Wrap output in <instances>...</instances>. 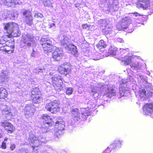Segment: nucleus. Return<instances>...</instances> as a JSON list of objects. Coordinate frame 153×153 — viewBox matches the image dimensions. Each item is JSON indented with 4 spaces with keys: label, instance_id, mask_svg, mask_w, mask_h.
Returning <instances> with one entry per match:
<instances>
[{
    "label": "nucleus",
    "instance_id": "nucleus-30",
    "mask_svg": "<svg viewBox=\"0 0 153 153\" xmlns=\"http://www.w3.org/2000/svg\"><path fill=\"white\" fill-rule=\"evenodd\" d=\"M8 92L7 90L4 88H0V99H4L7 97Z\"/></svg>",
    "mask_w": 153,
    "mask_h": 153
},
{
    "label": "nucleus",
    "instance_id": "nucleus-59",
    "mask_svg": "<svg viewBox=\"0 0 153 153\" xmlns=\"http://www.w3.org/2000/svg\"><path fill=\"white\" fill-rule=\"evenodd\" d=\"M134 14L136 16H137L139 15V14L137 13H135Z\"/></svg>",
    "mask_w": 153,
    "mask_h": 153
},
{
    "label": "nucleus",
    "instance_id": "nucleus-54",
    "mask_svg": "<svg viewBox=\"0 0 153 153\" xmlns=\"http://www.w3.org/2000/svg\"><path fill=\"white\" fill-rule=\"evenodd\" d=\"M122 82L123 84H126L128 81V80L126 79H123L122 80Z\"/></svg>",
    "mask_w": 153,
    "mask_h": 153
},
{
    "label": "nucleus",
    "instance_id": "nucleus-19",
    "mask_svg": "<svg viewBox=\"0 0 153 153\" xmlns=\"http://www.w3.org/2000/svg\"><path fill=\"white\" fill-rule=\"evenodd\" d=\"M149 3V0H138V2L137 4V7L145 10L148 8Z\"/></svg>",
    "mask_w": 153,
    "mask_h": 153
},
{
    "label": "nucleus",
    "instance_id": "nucleus-29",
    "mask_svg": "<svg viewBox=\"0 0 153 153\" xmlns=\"http://www.w3.org/2000/svg\"><path fill=\"white\" fill-rule=\"evenodd\" d=\"M52 84L57 83H62V80L61 79V77L58 74L53 76L51 78Z\"/></svg>",
    "mask_w": 153,
    "mask_h": 153
},
{
    "label": "nucleus",
    "instance_id": "nucleus-14",
    "mask_svg": "<svg viewBox=\"0 0 153 153\" xmlns=\"http://www.w3.org/2000/svg\"><path fill=\"white\" fill-rule=\"evenodd\" d=\"M68 64L65 65L64 64L58 67V71L60 74L66 75L70 72L71 68L68 65L69 63Z\"/></svg>",
    "mask_w": 153,
    "mask_h": 153
},
{
    "label": "nucleus",
    "instance_id": "nucleus-22",
    "mask_svg": "<svg viewBox=\"0 0 153 153\" xmlns=\"http://www.w3.org/2000/svg\"><path fill=\"white\" fill-rule=\"evenodd\" d=\"M72 119L75 121H77L80 119V114L78 110L75 108L72 111Z\"/></svg>",
    "mask_w": 153,
    "mask_h": 153
},
{
    "label": "nucleus",
    "instance_id": "nucleus-24",
    "mask_svg": "<svg viewBox=\"0 0 153 153\" xmlns=\"http://www.w3.org/2000/svg\"><path fill=\"white\" fill-rule=\"evenodd\" d=\"M121 146V143L120 141L118 140H116L115 141V142L110 145L108 148L107 149V150L109 149V150H111V151L113 150L114 149H115L117 148V147H120Z\"/></svg>",
    "mask_w": 153,
    "mask_h": 153
},
{
    "label": "nucleus",
    "instance_id": "nucleus-43",
    "mask_svg": "<svg viewBox=\"0 0 153 153\" xmlns=\"http://www.w3.org/2000/svg\"><path fill=\"white\" fill-rule=\"evenodd\" d=\"M44 6L48 7L51 4L52 2L50 0H42Z\"/></svg>",
    "mask_w": 153,
    "mask_h": 153
},
{
    "label": "nucleus",
    "instance_id": "nucleus-11",
    "mask_svg": "<svg viewBox=\"0 0 153 153\" xmlns=\"http://www.w3.org/2000/svg\"><path fill=\"white\" fill-rule=\"evenodd\" d=\"M63 54L60 48H56L52 53V58L54 61L60 60L62 58Z\"/></svg>",
    "mask_w": 153,
    "mask_h": 153
},
{
    "label": "nucleus",
    "instance_id": "nucleus-6",
    "mask_svg": "<svg viewBox=\"0 0 153 153\" xmlns=\"http://www.w3.org/2000/svg\"><path fill=\"white\" fill-rule=\"evenodd\" d=\"M59 102L56 100H54L47 103L45 106V108L52 113H55L59 110Z\"/></svg>",
    "mask_w": 153,
    "mask_h": 153
},
{
    "label": "nucleus",
    "instance_id": "nucleus-62",
    "mask_svg": "<svg viewBox=\"0 0 153 153\" xmlns=\"http://www.w3.org/2000/svg\"><path fill=\"white\" fill-rule=\"evenodd\" d=\"M41 70H39V72H41Z\"/></svg>",
    "mask_w": 153,
    "mask_h": 153
},
{
    "label": "nucleus",
    "instance_id": "nucleus-49",
    "mask_svg": "<svg viewBox=\"0 0 153 153\" xmlns=\"http://www.w3.org/2000/svg\"><path fill=\"white\" fill-rule=\"evenodd\" d=\"M139 77L143 81V83L144 84H147V81H146V78H145L144 76L141 75H139Z\"/></svg>",
    "mask_w": 153,
    "mask_h": 153
},
{
    "label": "nucleus",
    "instance_id": "nucleus-31",
    "mask_svg": "<svg viewBox=\"0 0 153 153\" xmlns=\"http://www.w3.org/2000/svg\"><path fill=\"white\" fill-rule=\"evenodd\" d=\"M108 53L113 56H115L117 53V49L114 46H111L108 49Z\"/></svg>",
    "mask_w": 153,
    "mask_h": 153
},
{
    "label": "nucleus",
    "instance_id": "nucleus-51",
    "mask_svg": "<svg viewBox=\"0 0 153 153\" xmlns=\"http://www.w3.org/2000/svg\"><path fill=\"white\" fill-rule=\"evenodd\" d=\"M7 45V44H5L4 43H2L1 42H0V48H1V49H3V48L5 47V45Z\"/></svg>",
    "mask_w": 153,
    "mask_h": 153
},
{
    "label": "nucleus",
    "instance_id": "nucleus-32",
    "mask_svg": "<svg viewBox=\"0 0 153 153\" xmlns=\"http://www.w3.org/2000/svg\"><path fill=\"white\" fill-rule=\"evenodd\" d=\"M96 87L95 88H93L92 87L91 89V92L93 93V95L98 92V91L100 90H102L103 88L102 87V85L100 83H98L97 85H96Z\"/></svg>",
    "mask_w": 153,
    "mask_h": 153
},
{
    "label": "nucleus",
    "instance_id": "nucleus-36",
    "mask_svg": "<svg viewBox=\"0 0 153 153\" xmlns=\"http://www.w3.org/2000/svg\"><path fill=\"white\" fill-rule=\"evenodd\" d=\"M130 66L133 70H137L140 68L141 65L137 62H135L131 64Z\"/></svg>",
    "mask_w": 153,
    "mask_h": 153
},
{
    "label": "nucleus",
    "instance_id": "nucleus-64",
    "mask_svg": "<svg viewBox=\"0 0 153 153\" xmlns=\"http://www.w3.org/2000/svg\"><path fill=\"white\" fill-rule=\"evenodd\" d=\"M101 100V101H103V100Z\"/></svg>",
    "mask_w": 153,
    "mask_h": 153
},
{
    "label": "nucleus",
    "instance_id": "nucleus-39",
    "mask_svg": "<svg viewBox=\"0 0 153 153\" xmlns=\"http://www.w3.org/2000/svg\"><path fill=\"white\" fill-rule=\"evenodd\" d=\"M8 76V73L7 71H3L1 75V78L2 82L4 81L5 78H7Z\"/></svg>",
    "mask_w": 153,
    "mask_h": 153
},
{
    "label": "nucleus",
    "instance_id": "nucleus-7",
    "mask_svg": "<svg viewBox=\"0 0 153 153\" xmlns=\"http://www.w3.org/2000/svg\"><path fill=\"white\" fill-rule=\"evenodd\" d=\"M55 128L54 129H52V131H53L54 136L58 137L59 135L62 134V131L64 128V122L62 121H57L56 123Z\"/></svg>",
    "mask_w": 153,
    "mask_h": 153
},
{
    "label": "nucleus",
    "instance_id": "nucleus-55",
    "mask_svg": "<svg viewBox=\"0 0 153 153\" xmlns=\"http://www.w3.org/2000/svg\"><path fill=\"white\" fill-rule=\"evenodd\" d=\"M117 41L120 42H123V40L122 39L120 38H119L117 39Z\"/></svg>",
    "mask_w": 153,
    "mask_h": 153
},
{
    "label": "nucleus",
    "instance_id": "nucleus-12",
    "mask_svg": "<svg viewBox=\"0 0 153 153\" xmlns=\"http://www.w3.org/2000/svg\"><path fill=\"white\" fill-rule=\"evenodd\" d=\"M144 113L146 115H150L153 118V104L146 103L143 107Z\"/></svg>",
    "mask_w": 153,
    "mask_h": 153
},
{
    "label": "nucleus",
    "instance_id": "nucleus-10",
    "mask_svg": "<svg viewBox=\"0 0 153 153\" xmlns=\"http://www.w3.org/2000/svg\"><path fill=\"white\" fill-rule=\"evenodd\" d=\"M12 108H10L7 105H2L1 108L2 114L5 115L9 114L11 116L15 115L17 113V110H16L14 108H13V107H12Z\"/></svg>",
    "mask_w": 153,
    "mask_h": 153
},
{
    "label": "nucleus",
    "instance_id": "nucleus-8",
    "mask_svg": "<svg viewBox=\"0 0 153 153\" xmlns=\"http://www.w3.org/2000/svg\"><path fill=\"white\" fill-rule=\"evenodd\" d=\"M41 96L40 92L37 87L33 88L31 91V98L34 103H39Z\"/></svg>",
    "mask_w": 153,
    "mask_h": 153
},
{
    "label": "nucleus",
    "instance_id": "nucleus-42",
    "mask_svg": "<svg viewBox=\"0 0 153 153\" xmlns=\"http://www.w3.org/2000/svg\"><path fill=\"white\" fill-rule=\"evenodd\" d=\"M23 15L24 16V18L25 19L26 17H29V16L31 15L32 14L31 12L30 11L26 10L23 12Z\"/></svg>",
    "mask_w": 153,
    "mask_h": 153
},
{
    "label": "nucleus",
    "instance_id": "nucleus-45",
    "mask_svg": "<svg viewBox=\"0 0 153 153\" xmlns=\"http://www.w3.org/2000/svg\"><path fill=\"white\" fill-rule=\"evenodd\" d=\"M39 70H41V73H43L45 71V69L44 68H37L34 70V71L36 73L39 74Z\"/></svg>",
    "mask_w": 153,
    "mask_h": 153
},
{
    "label": "nucleus",
    "instance_id": "nucleus-58",
    "mask_svg": "<svg viewBox=\"0 0 153 153\" xmlns=\"http://www.w3.org/2000/svg\"><path fill=\"white\" fill-rule=\"evenodd\" d=\"M8 138L7 137H6L4 138V141L3 142H5L6 141H7Z\"/></svg>",
    "mask_w": 153,
    "mask_h": 153
},
{
    "label": "nucleus",
    "instance_id": "nucleus-56",
    "mask_svg": "<svg viewBox=\"0 0 153 153\" xmlns=\"http://www.w3.org/2000/svg\"><path fill=\"white\" fill-rule=\"evenodd\" d=\"M82 27L83 29H86L88 27V26L87 24H84L82 25Z\"/></svg>",
    "mask_w": 153,
    "mask_h": 153
},
{
    "label": "nucleus",
    "instance_id": "nucleus-3",
    "mask_svg": "<svg viewBox=\"0 0 153 153\" xmlns=\"http://www.w3.org/2000/svg\"><path fill=\"white\" fill-rule=\"evenodd\" d=\"M4 29L8 33L9 38L18 37L20 35L21 33L18 30V25L15 23L10 22L7 23L4 26Z\"/></svg>",
    "mask_w": 153,
    "mask_h": 153
},
{
    "label": "nucleus",
    "instance_id": "nucleus-9",
    "mask_svg": "<svg viewBox=\"0 0 153 153\" xmlns=\"http://www.w3.org/2000/svg\"><path fill=\"white\" fill-rule=\"evenodd\" d=\"M145 87L141 88H140L138 91V95L140 98L143 100H145L146 98L152 96V93L150 91L146 90V85H145Z\"/></svg>",
    "mask_w": 153,
    "mask_h": 153
},
{
    "label": "nucleus",
    "instance_id": "nucleus-17",
    "mask_svg": "<svg viewBox=\"0 0 153 153\" xmlns=\"http://www.w3.org/2000/svg\"><path fill=\"white\" fill-rule=\"evenodd\" d=\"M59 40L61 44L65 47H68V43L70 41V37L65 36H60Z\"/></svg>",
    "mask_w": 153,
    "mask_h": 153
},
{
    "label": "nucleus",
    "instance_id": "nucleus-13",
    "mask_svg": "<svg viewBox=\"0 0 153 153\" xmlns=\"http://www.w3.org/2000/svg\"><path fill=\"white\" fill-rule=\"evenodd\" d=\"M25 115L30 117L33 115L35 112V110L32 105L31 104L26 105L24 109Z\"/></svg>",
    "mask_w": 153,
    "mask_h": 153
},
{
    "label": "nucleus",
    "instance_id": "nucleus-18",
    "mask_svg": "<svg viewBox=\"0 0 153 153\" xmlns=\"http://www.w3.org/2000/svg\"><path fill=\"white\" fill-rule=\"evenodd\" d=\"M42 119L45 120L44 123V126L47 129L49 128L52 126V120L50 117L46 114H44L42 117Z\"/></svg>",
    "mask_w": 153,
    "mask_h": 153
},
{
    "label": "nucleus",
    "instance_id": "nucleus-53",
    "mask_svg": "<svg viewBox=\"0 0 153 153\" xmlns=\"http://www.w3.org/2000/svg\"><path fill=\"white\" fill-rule=\"evenodd\" d=\"M149 9L151 12L153 13V4L149 6Z\"/></svg>",
    "mask_w": 153,
    "mask_h": 153
},
{
    "label": "nucleus",
    "instance_id": "nucleus-52",
    "mask_svg": "<svg viewBox=\"0 0 153 153\" xmlns=\"http://www.w3.org/2000/svg\"><path fill=\"white\" fill-rule=\"evenodd\" d=\"M16 148V146L14 144H12L11 145L10 148L11 150H13Z\"/></svg>",
    "mask_w": 153,
    "mask_h": 153
},
{
    "label": "nucleus",
    "instance_id": "nucleus-38",
    "mask_svg": "<svg viewBox=\"0 0 153 153\" xmlns=\"http://www.w3.org/2000/svg\"><path fill=\"white\" fill-rule=\"evenodd\" d=\"M50 42V40H48L47 39H45L44 38H42L41 39L40 41V44L42 45V47L43 46V45L45 44L48 45L50 44V42Z\"/></svg>",
    "mask_w": 153,
    "mask_h": 153
},
{
    "label": "nucleus",
    "instance_id": "nucleus-35",
    "mask_svg": "<svg viewBox=\"0 0 153 153\" xmlns=\"http://www.w3.org/2000/svg\"><path fill=\"white\" fill-rule=\"evenodd\" d=\"M25 20L26 24L30 26L33 23V18L32 15L25 19Z\"/></svg>",
    "mask_w": 153,
    "mask_h": 153
},
{
    "label": "nucleus",
    "instance_id": "nucleus-61",
    "mask_svg": "<svg viewBox=\"0 0 153 153\" xmlns=\"http://www.w3.org/2000/svg\"><path fill=\"white\" fill-rule=\"evenodd\" d=\"M152 4H153V0H152Z\"/></svg>",
    "mask_w": 153,
    "mask_h": 153
},
{
    "label": "nucleus",
    "instance_id": "nucleus-26",
    "mask_svg": "<svg viewBox=\"0 0 153 153\" xmlns=\"http://www.w3.org/2000/svg\"><path fill=\"white\" fill-rule=\"evenodd\" d=\"M105 95L109 98L114 97L116 95V92L113 89H108L107 92L105 94Z\"/></svg>",
    "mask_w": 153,
    "mask_h": 153
},
{
    "label": "nucleus",
    "instance_id": "nucleus-1",
    "mask_svg": "<svg viewBox=\"0 0 153 153\" xmlns=\"http://www.w3.org/2000/svg\"><path fill=\"white\" fill-rule=\"evenodd\" d=\"M36 45V43L34 40V36L30 33L23 34L21 42V46L24 49H29L30 47L34 48ZM38 53L36 49L33 48L30 54L31 58L34 59Z\"/></svg>",
    "mask_w": 153,
    "mask_h": 153
},
{
    "label": "nucleus",
    "instance_id": "nucleus-37",
    "mask_svg": "<svg viewBox=\"0 0 153 153\" xmlns=\"http://www.w3.org/2000/svg\"><path fill=\"white\" fill-rule=\"evenodd\" d=\"M45 127H45H42L41 128L42 132L43 133L46 132L47 134H50L51 135H54L53 131H52V129L51 130H51V131L48 130Z\"/></svg>",
    "mask_w": 153,
    "mask_h": 153
},
{
    "label": "nucleus",
    "instance_id": "nucleus-21",
    "mask_svg": "<svg viewBox=\"0 0 153 153\" xmlns=\"http://www.w3.org/2000/svg\"><path fill=\"white\" fill-rule=\"evenodd\" d=\"M98 24L100 27H104L110 28V26L111 27V25L110 24V22L109 21L106 19L100 20L98 21Z\"/></svg>",
    "mask_w": 153,
    "mask_h": 153
},
{
    "label": "nucleus",
    "instance_id": "nucleus-44",
    "mask_svg": "<svg viewBox=\"0 0 153 153\" xmlns=\"http://www.w3.org/2000/svg\"><path fill=\"white\" fill-rule=\"evenodd\" d=\"M14 47L13 46L11 45L10 46H8L7 45L5 46L4 48L3 49H0L1 50H4V51H5L6 52H8L9 51H10V50L11 48H13Z\"/></svg>",
    "mask_w": 153,
    "mask_h": 153
},
{
    "label": "nucleus",
    "instance_id": "nucleus-34",
    "mask_svg": "<svg viewBox=\"0 0 153 153\" xmlns=\"http://www.w3.org/2000/svg\"><path fill=\"white\" fill-rule=\"evenodd\" d=\"M89 109L88 108H83L81 110L82 115L83 116H88L90 115Z\"/></svg>",
    "mask_w": 153,
    "mask_h": 153
},
{
    "label": "nucleus",
    "instance_id": "nucleus-27",
    "mask_svg": "<svg viewBox=\"0 0 153 153\" xmlns=\"http://www.w3.org/2000/svg\"><path fill=\"white\" fill-rule=\"evenodd\" d=\"M53 86L55 90L58 91H60L63 89L65 87V85H64L62 81V83H56L55 84H53Z\"/></svg>",
    "mask_w": 153,
    "mask_h": 153
},
{
    "label": "nucleus",
    "instance_id": "nucleus-63",
    "mask_svg": "<svg viewBox=\"0 0 153 153\" xmlns=\"http://www.w3.org/2000/svg\"><path fill=\"white\" fill-rule=\"evenodd\" d=\"M51 72H50V74H51V75H52V74H51Z\"/></svg>",
    "mask_w": 153,
    "mask_h": 153
},
{
    "label": "nucleus",
    "instance_id": "nucleus-46",
    "mask_svg": "<svg viewBox=\"0 0 153 153\" xmlns=\"http://www.w3.org/2000/svg\"><path fill=\"white\" fill-rule=\"evenodd\" d=\"M73 92V89L71 87L67 88L66 93L67 95H71Z\"/></svg>",
    "mask_w": 153,
    "mask_h": 153
},
{
    "label": "nucleus",
    "instance_id": "nucleus-60",
    "mask_svg": "<svg viewBox=\"0 0 153 153\" xmlns=\"http://www.w3.org/2000/svg\"><path fill=\"white\" fill-rule=\"evenodd\" d=\"M55 24L54 23H52V24L51 25H50V27H52L53 26H55Z\"/></svg>",
    "mask_w": 153,
    "mask_h": 153
},
{
    "label": "nucleus",
    "instance_id": "nucleus-50",
    "mask_svg": "<svg viewBox=\"0 0 153 153\" xmlns=\"http://www.w3.org/2000/svg\"><path fill=\"white\" fill-rule=\"evenodd\" d=\"M1 148L3 149H6V142H3L2 143V145L1 146Z\"/></svg>",
    "mask_w": 153,
    "mask_h": 153
},
{
    "label": "nucleus",
    "instance_id": "nucleus-4",
    "mask_svg": "<svg viewBox=\"0 0 153 153\" xmlns=\"http://www.w3.org/2000/svg\"><path fill=\"white\" fill-rule=\"evenodd\" d=\"M29 144L33 149V151H37L39 146L42 143H45L46 140L45 138L41 137H36L33 134L30 135L28 139Z\"/></svg>",
    "mask_w": 153,
    "mask_h": 153
},
{
    "label": "nucleus",
    "instance_id": "nucleus-25",
    "mask_svg": "<svg viewBox=\"0 0 153 153\" xmlns=\"http://www.w3.org/2000/svg\"><path fill=\"white\" fill-rule=\"evenodd\" d=\"M5 13H8V17L13 20L17 18L18 15V14L16 11L15 12L13 10H6L5 12Z\"/></svg>",
    "mask_w": 153,
    "mask_h": 153
},
{
    "label": "nucleus",
    "instance_id": "nucleus-41",
    "mask_svg": "<svg viewBox=\"0 0 153 153\" xmlns=\"http://www.w3.org/2000/svg\"><path fill=\"white\" fill-rule=\"evenodd\" d=\"M111 27L110 26V28H108L107 27H105V28H102L103 31L104 32V33L106 35H109L111 33Z\"/></svg>",
    "mask_w": 153,
    "mask_h": 153
},
{
    "label": "nucleus",
    "instance_id": "nucleus-48",
    "mask_svg": "<svg viewBox=\"0 0 153 153\" xmlns=\"http://www.w3.org/2000/svg\"><path fill=\"white\" fill-rule=\"evenodd\" d=\"M34 16L35 17L37 18L39 17L41 18H42L43 17V16L42 14L37 12L35 13Z\"/></svg>",
    "mask_w": 153,
    "mask_h": 153
},
{
    "label": "nucleus",
    "instance_id": "nucleus-40",
    "mask_svg": "<svg viewBox=\"0 0 153 153\" xmlns=\"http://www.w3.org/2000/svg\"><path fill=\"white\" fill-rule=\"evenodd\" d=\"M106 42L103 40H100L99 43L98 48H104L106 46Z\"/></svg>",
    "mask_w": 153,
    "mask_h": 153
},
{
    "label": "nucleus",
    "instance_id": "nucleus-47",
    "mask_svg": "<svg viewBox=\"0 0 153 153\" xmlns=\"http://www.w3.org/2000/svg\"><path fill=\"white\" fill-rule=\"evenodd\" d=\"M6 10H4V12H1V14H2V17L4 19H6L7 17H8V13L7 14L6 13H5V12Z\"/></svg>",
    "mask_w": 153,
    "mask_h": 153
},
{
    "label": "nucleus",
    "instance_id": "nucleus-5",
    "mask_svg": "<svg viewBox=\"0 0 153 153\" xmlns=\"http://www.w3.org/2000/svg\"><path fill=\"white\" fill-rule=\"evenodd\" d=\"M102 2L106 3L104 4L105 6L104 10L107 13H112L114 11H117L118 9L117 6L118 4V0H102Z\"/></svg>",
    "mask_w": 153,
    "mask_h": 153
},
{
    "label": "nucleus",
    "instance_id": "nucleus-28",
    "mask_svg": "<svg viewBox=\"0 0 153 153\" xmlns=\"http://www.w3.org/2000/svg\"><path fill=\"white\" fill-rule=\"evenodd\" d=\"M89 56L90 58L94 60H98L100 59V54L97 52H93L90 53Z\"/></svg>",
    "mask_w": 153,
    "mask_h": 153
},
{
    "label": "nucleus",
    "instance_id": "nucleus-20",
    "mask_svg": "<svg viewBox=\"0 0 153 153\" xmlns=\"http://www.w3.org/2000/svg\"><path fill=\"white\" fill-rule=\"evenodd\" d=\"M43 49L44 52L45 53H50L54 49L55 47L53 46L52 43L51 42H50V44L45 45L44 44L42 47Z\"/></svg>",
    "mask_w": 153,
    "mask_h": 153
},
{
    "label": "nucleus",
    "instance_id": "nucleus-16",
    "mask_svg": "<svg viewBox=\"0 0 153 153\" xmlns=\"http://www.w3.org/2000/svg\"><path fill=\"white\" fill-rule=\"evenodd\" d=\"M19 3L17 0H0V4H4L9 7H14Z\"/></svg>",
    "mask_w": 153,
    "mask_h": 153
},
{
    "label": "nucleus",
    "instance_id": "nucleus-2",
    "mask_svg": "<svg viewBox=\"0 0 153 153\" xmlns=\"http://www.w3.org/2000/svg\"><path fill=\"white\" fill-rule=\"evenodd\" d=\"M131 24V20L129 17L123 18L118 22L116 26L117 28L119 30H124L128 33H131L133 31V28Z\"/></svg>",
    "mask_w": 153,
    "mask_h": 153
},
{
    "label": "nucleus",
    "instance_id": "nucleus-57",
    "mask_svg": "<svg viewBox=\"0 0 153 153\" xmlns=\"http://www.w3.org/2000/svg\"><path fill=\"white\" fill-rule=\"evenodd\" d=\"M122 89L121 88H120V93L121 95L122 96H123L124 95V93L123 91H122V92H121V90Z\"/></svg>",
    "mask_w": 153,
    "mask_h": 153
},
{
    "label": "nucleus",
    "instance_id": "nucleus-33",
    "mask_svg": "<svg viewBox=\"0 0 153 153\" xmlns=\"http://www.w3.org/2000/svg\"><path fill=\"white\" fill-rule=\"evenodd\" d=\"M132 56L127 55L124 57H122V60L124 62V64L127 65L129 64L131 60Z\"/></svg>",
    "mask_w": 153,
    "mask_h": 153
},
{
    "label": "nucleus",
    "instance_id": "nucleus-15",
    "mask_svg": "<svg viewBox=\"0 0 153 153\" xmlns=\"http://www.w3.org/2000/svg\"><path fill=\"white\" fill-rule=\"evenodd\" d=\"M1 125L7 130L8 133H11L14 131L13 126L10 123L7 121L1 122Z\"/></svg>",
    "mask_w": 153,
    "mask_h": 153
},
{
    "label": "nucleus",
    "instance_id": "nucleus-23",
    "mask_svg": "<svg viewBox=\"0 0 153 153\" xmlns=\"http://www.w3.org/2000/svg\"><path fill=\"white\" fill-rule=\"evenodd\" d=\"M69 53L74 55L75 57H77L78 56V52L76 47L74 45L69 44L68 46Z\"/></svg>",
    "mask_w": 153,
    "mask_h": 153
}]
</instances>
